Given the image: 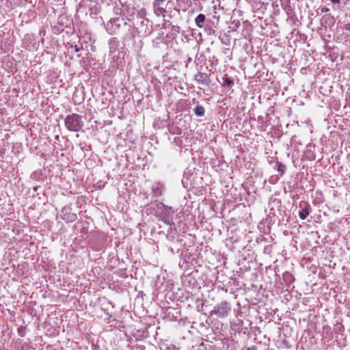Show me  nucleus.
I'll list each match as a JSON object with an SVG mask.
<instances>
[{"instance_id":"obj_1","label":"nucleus","mask_w":350,"mask_h":350,"mask_svg":"<svg viewBox=\"0 0 350 350\" xmlns=\"http://www.w3.org/2000/svg\"><path fill=\"white\" fill-rule=\"evenodd\" d=\"M152 8L154 14L164 18L165 21H167L165 18H172L174 16L176 11L172 0H154Z\"/></svg>"},{"instance_id":"obj_2","label":"nucleus","mask_w":350,"mask_h":350,"mask_svg":"<svg viewBox=\"0 0 350 350\" xmlns=\"http://www.w3.org/2000/svg\"><path fill=\"white\" fill-rule=\"evenodd\" d=\"M174 212L175 211L171 206H166L162 202H158L157 204V209L155 211L156 217H158L159 220L169 225L171 230H172V226H175L173 221Z\"/></svg>"},{"instance_id":"obj_3","label":"nucleus","mask_w":350,"mask_h":350,"mask_svg":"<svg viewBox=\"0 0 350 350\" xmlns=\"http://www.w3.org/2000/svg\"><path fill=\"white\" fill-rule=\"evenodd\" d=\"M64 123L66 129L72 132L80 131L84 125L82 117L77 113L67 116Z\"/></svg>"},{"instance_id":"obj_4","label":"nucleus","mask_w":350,"mask_h":350,"mask_svg":"<svg viewBox=\"0 0 350 350\" xmlns=\"http://www.w3.org/2000/svg\"><path fill=\"white\" fill-rule=\"evenodd\" d=\"M230 311V307L227 301H221L214 307L213 310L211 312V315H216L219 318L226 317L228 312Z\"/></svg>"},{"instance_id":"obj_5","label":"nucleus","mask_w":350,"mask_h":350,"mask_svg":"<svg viewBox=\"0 0 350 350\" xmlns=\"http://www.w3.org/2000/svg\"><path fill=\"white\" fill-rule=\"evenodd\" d=\"M60 217L66 222H73L77 218V214L72 212V208L66 205L64 206L60 212Z\"/></svg>"},{"instance_id":"obj_6","label":"nucleus","mask_w":350,"mask_h":350,"mask_svg":"<svg viewBox=\"0 0 350 350\" xmlns=\"http://www.w3.org/2000/svg\"><path fill=\"white\" fill-rule=\"evenodd\" d=\"M194 79L198 83L206 87L209 86L211 82L210 79V75L202 72H197L194 75Z\"/></svg>"},{"instance_id":"obj_7","label":"nucleus","mask_w":350,"mask_h":350,"mask_svg":"<svg viewBox=\"0 0 350 350\" xmlns=\"http://www.w3.org/2000/svg\"><path fill=\"white\" fill-rule=\"evenodd\" d=\"M299 207L301 208L299 216L301 219H305L311 211V206L306 202H300Z\"/></svg>"},{"instance_id":"obj_8","label":"nucleus","mask_w":350,"mask_h":350,"mask_svg":"<svg viewBox=\"0 0 350 350\" xmlns=\"http://www.w3.org/2000/svg\"><path fill=\"white\" fill-rule=\"evenodd\" d=\"M206 16L203 14H198L195 18V23L199 28H203L206 26Z\"/></svg>"},{"instance_id":"obj_9","label":"nucleus","mask_w":350,"mask_h":350,"mask_svg":"<svg viewBox=\"0 0 350 350\" xmlns=\"http://www.w3.org/2000/svg\"><path fill=\"white\" fill-rule=\"evenodd\" d=\"M282 278L287 286H290L295 280L293 275L288 271L283 273Z\"/></svg>"},{"instance_id":"obj_10","label":"nucleus","mask_w":350,"mask_h":350,"mask_svg":"<svg viewBox=\"0 0 350 350\" xmlns=\"http://www.w3.org/2000/svg\"><path fill=\"white\" fill-rule=\"evenodd\" d=\"M222 80L224 81L223 85L225 87L230 88L234 85V79L229 77L227 75H224L222 77Z\"/></svg>"},{"instance_id":"obj_11","label":"nucleus","mask_w":350,"mask_h":350,"mask_svg":"<svg viewBox=\"0 0 350 350\" xmlns=\"http://www.w3.org/2000/svg\"><path fill=\"white\" fill-rule=\"evenodd\" d=\"M195 114L197 116L202 117L204 116L205 113V109L202 105H197L195 109H193Z\"/></svg>"},{"instance_id":"obj_12","label":"nucleus","mask_w":350,"mask_h":350,"mask_svg":"<svg viewBox=\"0 0 350 350\" xmlns=\"http://www.w3.org/2000/svg\"><path fill=\"white\" fill-rule=\"evenodd\" d=\"M152 192L154 198H158L162 195V188L159 185L154 186L152 188Z\"/></svg>"},{"instance_id":"obj_13","label":"nucleus","mask_w":350,"mask_h":350,"mask_svg":"<svg viewBox=\"0 0 350 350\" xmlns=\"http://www.w3.org/2000/svg\"><path fill=\"white\" fill-rule=\"evenodd\" d=\"M345 330V327L342 323H338L334 326V331L336 333L341 334Z\"/></svg>"},{"instance_id":"obj_14","label":"nucleus","mask_w":350,"mask_h":350,"mask_svg":"<svg viewBox=\"0 0 350 350\" xmlns=\"http://www.w3.org/2000/svg\"><path fill=\"white\" fill-rule=\"evenodd\" d=\"M277 170L282 175L286 170V166L281 162H277L275 165Z\"/></svg>"},{"instance_id":"obj_15","label":"nucleus","mask_w":350,"mask_h":350,"mask_svg":"<svg viewBox=\"0 0 350 350\" xmlns=\"http://www.w3.org/2000/svg\"><path fill=\"white\" fill-rule=\"evenodd\" d=\"M147 14L146 9L144 8H141L137 12L138 18L141 19H145Z\"/></svg>"},{"instance_id":"obj_16","label":"nucleus","mask_w":350,"mask_h":350,"mask_svg":"<svg viewBox=\"0 0 350 350\" xmlns=\"http://www.w3.org/2000/svg\"><path fill=\"white\" fill-rule=\"evenodd\" d=\"M219 38L220 41L221 42V43L226 44V45L230 44V38L228 36L224 35L222 37L219 36Z\"/></svg>"},{"instance_id":"obj_17","label":"nucleus","mask_w":350,"mask_h":350,"mask_svg":"<svg viewBox=\"0 0 350 350\" xmlns=\"http://www.w3.org/2000/svg\"><path fill=\"white\" fill-rule=\"evenodd\" d=\"M18 334L20 336L23 337L25 335V327L20 326L17 329Z\"/></svg>"},{"instance_id":"obj_18","label":"nucleus","mask_w":350,"mask_h":350,"mask_svg":"<svg viewBox=\"0 0 350 350\" xmlns=\"http://www.w3.org/2000/svg\"><path fill=\"white\" fill-rule=\"evenodd\" d=\"M177 1L179 3H184L185 4V7L186 6H190L191 3H192V0H177Z\"/></svg>"},{"instance_id":"obj_19","label":"nucleus","mask_w":350,"mask_h":350,"mask_svg":"<svg viewBox=\"0 0 350 350\" xmlns=\"http://www.w3.org/2000/svg\"><path fill=\"white\" fill-rule=\"evenodd\" d=\"M149 22V21L147 18L142 19V21L140 22V24L142 26L146 25L147 26V23Z\"/></svg>"},{"instance_id":"obj_20","label":"nucleus","mask_w":350,"mask_h":350,"mask_svg":"<svg viewBox=\"0 0 350 350\" xmlns=\"http://www.w3.org/2000/svg\"><path fill=\"white\" fill-rule=\"evenodd\" d=\"M329 11V9L327 8H325V7H324L321 9V12H323V13L327 12Z\"/></svg>"},{"instance_id":"obj_21","label":"nucleus","mask_w":350,"mask_h":350,"mask_svg":"<svg viewBox=\"0 0 350 350\" xmlns=\"http://www.w3.org/2000/svg\"><path fill=\"white\" fill-rule=\"evenodd\" d=\"M75 50L76 52H78L80 51V48L77 46V45H75Z\"/></svg>"},{"instance_id":"obj_22","label":"nucleus","mask_w":350,"mask_h":350,"mask_svg":"<svg viewBox=\"0 0 350 350\" xmlns=\"http://www.w3.org/2000/svg\"><path fill=\"white\" fill-rule=\"evenodd\" d=\"M331 1L334 3H340V0H331Z\"/></svg>"},{"instance_id":"obj_23","label":"nucleus","mask_w":350,"mask_h":350,"mask_svg":"<svg viewBox=\"0 0 350 350\" xmlns=\"http://www.w3.org/2000/svg\"><path fill=\"white\" fill-rule=\"evenodd\" d=\"M39 187H40L39 186H36V187H34L33 188V191L36 192V191H38V188H39Z\"/></svg>"},{"instance_id":"obj_24","label":"nucleus","mask_w":350,"mask_h":350,"mask_svg":"<svg viewBox=\"0 0 350 350\" xmlns=\"http://www.w3.org/2000/svg\"><path fill=\"white\" fill-rule=\"evenodd\" d=\"M168 239L171 241H173L174 239V237L173 236H172L170 238L168 237Z\"/></svg>"},{"instance_id":"obj_25","label":"nucleus","mask_w":350,"mask_h":350,"mask_svg":"<svg viewBox=\"0 0 350 350\" xmlns=\"http://www.w3.org/2000/svg\"><path fill=\"white\" fill-rule=\"evenodd\" d=\"M55 139L56 140H59V136L58 135H55Z\"/></svg>"}]
</instances>
